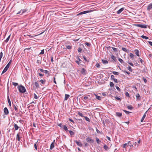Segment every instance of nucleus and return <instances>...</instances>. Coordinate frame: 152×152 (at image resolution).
I'll return each mask as SVG.
<instances>
[{
	"label": "nucleus",
	"instance_id": "9d476101",
	"mask_svg": "<svg viewBox=\"0 0 152 152\" xmlns=\"http://www.w3.org/2000/svg\"><path fill=\"white\" fill-rule=\"evenodd\" d=\"M136 99L137 100H140L141 99V97L140 96L139 94L137 93L136 95Z\"/></svg>",
	"mask_w": 152,
	"mask_h": 152
},
{
	"label": "nucleus",
	"instance_id": "a18cd8bd",
	"mask_svg": "<svg viewBox=\"0 0 152 152\" xmlns=\"http://www.w3.org/2000/svg\"><path fill=\"white\" fill-rule=\"evenodd\" d=\"M37 142H38V141L36 142L34 144V147L36 150H37Z\"/></svg>",
	"mask_w": 152,
	"mask_h": 152
},
{
	"label": "nucleus",
	"instance_id": "393cba45",
	"mask_svg": "<svg viewBox=\"0 0 152 152\" xmlns=\"http://www.w3.org/2000/svg\"><path fill=\"white\" fill-rule=\"evenodd\" d=\"M54 147V144H53V142H52L50 146V149H52Z\"/></svg>",
	"mask_w": 152,
	"mask_h": 152
},
{
	"label": "nucleus",
	"instance_id": "603ef678",
	"mask_svg": "<svg viewBox=\"0 0 152 152\" xmlns=\"http://www.w3.org/2000/svg\"><path fill=\"white\" fill-rule=\"evenodd\" d=\"M17 107V106H15V105L13 104V107L14 108L15 110V111H17L18 110V108Z\"/></svg>",
	"mask_w": 152,
	"mask_h": 152
},
{
	"label": "nucleus",
	"instance_id": "ddd939ff",
	"mask_svg": "<svg viewBox=\"0 0 152 152\" xmlns=\"http://www.w3.org/2000/svg\"><path fill=\"white\" fill-rule=\"evenodd\" d=\"M140 27L142 28H147V25L145 24L142 25L140 24Z\"/></svg>",
	"mask_w": 152,
	"mask_h": 152
},
{
	"label": "nucleus",
	"instance_id": "a211bd4d",
	"mask_svg": "<svg viewBox=\"0 0 152 152\" xmlns=\"http://www.w3.org/2000/svg\"><path fill=\"white\" fill-rule=\"evenodd\" d=\"M102 61L104 64H107L108 63V61L107 60L102 59Z\"/></svg>",
	"mask_w": 152,
	"mask_h": 152
},
{
	"label": "nucleus",
	"instance_id": "3c124183",
	"mask_svg": "<svg viewBox=\"0 0 152 152\" xmlns=\"http://www.w3.org/2000/svg\"><path fill=\"white\" fill-rule=\"evenodd\" d=\"M123 111L124 112L127 114H129V113H131V112H130L128 111H127L126 110H123Z\"/></svg>",
	"mask_w": 152,
	"mask_h": 152
},
{
	"label": "nucleus",
	"instance_id": "cd10ccee",
	"mask_svg": "<svg viewBox=\"0 0 152 152\" xmlns=\"http://www.w3.org/2000/svg\"><path fill=\"white\" fill-rule=\"evenodd\" d=\"M39 82H40L42 84H44L45 83V80H39Z\"/></svg>",
	"mask_w": 152,
	"mask_h": 152
},
{
	"label": "nucleus",
	"instance_id": "09e8293b",
	"mask_svg": "<svg viewBox=\"0 0 152 152\" xmlns=\"http://www.w3.org/2000/svg\"><path fill=\"white\" fill-rule=\"evenodd\" d=\"M125 95L127 97H129V95L128 93L127 92H125Z\"/></svg>",
	"mask_w": 152,
	"mask_h": 152
},
{
	"label": "nucleus",
	"instance_id": "6e6d98bb",
	"mask_svg": "<svg viewBox=\"0 0 152 152\" xmlns=\"http://www.w3.org/2000/svg\"><path fill=\"white\" fill-rule=\"evenodd\" d=\"M128 69L129 71H130L131 72H132V70L131 67L130 66H129V67H128Z\"/></svg>",
	"mask_w": 152,
	"mask_h": 152
},
{
	"label": "nucleus",
	"instance_id": "0e129e2a",
	"mask_svg": "<svg viewBox=\"0 0 152 152\" xmlns=\"http://www.w3.org/2000/svg\"><path fill=\"white\" fill-rule=\"evenodd\" d=\"M113 80L116 83H118V80L116 79H114V80Z\"/></svg>",
	"mask_w": 152,
	"mask_h": 152
},
{
	"label": "nucleus",
	"instance_id": "4be33fe9",
	"mask_svg": "<svg viewBox=\"0 0 152 152\" xmlns=\"http://www.w3.org/2000/svg\"><path fill=\"white\" fill-rule=\"evenodd\" d=\"M14 128L15 130H17L19 128V127L16 124H14Z\"/></svg>",
	"mask_w": 152,
	"mask_h": 152
},
{
	"label": "nucleus",
	"instance_id": "338daca9",
	"mask_svg": "<svg viewBox=\"0 0 152 152\" xmlns=\"http://www.w3.org/2000/svg\"><path fill=\"white\" fill-rule=\"evenodd\" d=\"M115 98L116 99L118 100V101H120L121 100V99L118 97L117 96H116L115 97Z\"/></svg>",
	"mask_w": 152,
	"mask_h": 152
},
{
	"label": "nucleus",
	"instance_id": "e433bc0d",
	"mask_svg": "<svg viewBox=\"0 0 152 152\" xmlns=\"http://www.w3.org/2000/svg\"><path fill=\"white\" fill-rule=\"evenodd\" d=\"M44 72L45 74H48V75L47 77H48L49 76V73L48 72V71L47 70H44Z\"/></svg>",
	"mask_w": 152,
	"mask_h": 152
},
{
	"label": "nucleus",
	"instance_id": "72a5a7b5",
	"mask_svg": "<svg viewBox=\"0 0 152 152\" xmlns=\"http://www.w3.org/2000/svg\"><path fill=\"white\" fill-rule=\"evenodd\" d=\"M96 142L98 144H99L101 142V141L99 140V139L98 138H96Z\"/></svg>",
	"mask_w": 152,
	"mask_h": 152
},
{
	"label": "nucleus",
	"instance_id": "1a4fd4ad",
	"mask_svg": "<svg viewBox=\"0 0 152 152\" xmlns=\"http://www.w3.org/2000/svg\"><path fill=\"white\" fill-rule=\"evenodd\" d=\"M75 142L78 146H81L82 143L80 141H78L76 140L75 141Z\"/></svg>",
	"mask_w": 152,
	"mask_h": 152
},
{
	"label": "nucleus",
	"instance_id": "f8f14e48",
	"mask_svg": "<svg viewBox=\"0 0 152 152\" xmlns=\"http://www.w3.org/2000/svg\"><path fill=\"white\" fill-rule=\"evenodd\" d=\"M86 70L84 68H83L81 71V73L83 75L86 74Z\"/></svg>",
	"mask_w": 152,
	"mask_h": 152
},
{
	"label": "nucleus",
	"instance_id": "49530a36",
	"mask_svg": "<svg viewBox=\"0 0 152 152\" xmlns=\"http://www.w3.org/2000/svg\"><path fill=\"white\" fill-rule=\"evenodd\" d=\"M10 37V35L4 41L6 42H7L9 40Z\"/></svg>",
	"mask_w": 152,
	"mask_h": 152
},
{
	"label": "nucleus",
	"instance_id": "a878e982",
	"mask_svg": "<svg viewBox=\"0 0 152 152\" xmlns=\"http://www.w3.org/2000/svg\"><path fill=\"white\" fill-rule=\"evenodd\" d=\"M110 85L111 87L113 88L114 86V85L113 82H110Z\"/></svg>",
	"mask_w": 152,
	"mask_h": 152
},
{
	"label": "nucleus",
	"instance_id": "e2e57ef3",
	"mask_svg": "<svg viewBox=\"0 0 152 152\" xmlns=\"http://www.w3.org/2000/svg\"><path fill=\"white\" fill-rule=\"evenodd\" d=\"M47 60V58H46L45 57L43 58V61H44L45 62H46V60Z\"/></svg>",
	"mask_w": 152,
	"mask_h": 152
},
{
	"label": "nucleus",
	"instance_id": "69168bd1",
	"mask_svg": "<svg viewBox=\"0 0 152 152\" xmlns=\"http://www.w3.org/2000/svg\"><path fill=\"white\" fill-rule=\"evenodd\" d=\"M37 74L38 75L40 76L41 77H42L43 76V75L39 73H37Z\"/></svg>",
	"mask_w": 152,
	"mask_h": 152
},
{
	"label": "nucleus",
	"instance_id": "f257e3e1",
	"mask_svg": "<svg viewBox=\"0 0 152 152\" xmlns=\"http://www.w3.org/2000/svg\"><path fill=\"white\" fill-rule=\"evenodd\" d=\"M18 88L20 93H24L26 91V89L25 87L22 85L19 86L18 87Z\"/></svg>",
	"mask_w": 152,
	"mask_h": 152
},
{
	"label": "nucleus",
	"instance_id": "bf43d9fd",
	"mask_svg": "<svg viewBox=\"0 0 152 152\" xmlns=\"http://www.w3.org/2000/svg\"><path fill=\"white\" fill-rule=\"evenodd\" d=\"M34 98L35 99H37L38 98V97L36 95V94L35 93L34 94Z\"/></svg>",
	"mask_w": 152,
	"mask_h": 152
},
{
	"label": "nucleus",
	"instance_id": "58836bf2",
	"mask_svg": "<svg viewBox=\"0 0 152 152\" xmlns=\"http://www.w3.org/2000/svg\"><path fill=\"white\" fill-rule=\"evenodd\" d=\"M112 48L114 52H117L118 50V49L116 48L113 47H112Z\"/></svg>",
	"mask_w": 152,
	"mask_h": 152
},
{
	"label": "nucleus",
	"instance_id": "2eb2a0df",
	"mask_svg": "<svg viewBox=\"0 0 152 152\" xmlns=\"http://www.w3.org/2000/svg\"><path fill=\"white\" fill-rule=\"evenodd\" d=\"M69 96H70L69 95V94H66L65 95L64 100H67L68 99L69 97Z\"/></svg>",
	"mask_w": 152,
	"mask_h": 152
},
{
	"label": "nucleus",
	"instance_id": "4468645a",
	"mask_svg": "<svg viewBox=\"0 0 152 152\" xmlns=\"http://www.w3.org/2000/svg\"><path fill=\"white\" fill-rule=\"evenodd\" d=\"M116 115L117 116L120 117L122 115V113L119 112H116Z\"/></svg>",
	"mask_w": 152,
	"mask_h": 152
},
{
	"label": "nucleus",
	"instance_id": "9b49d317",
	"mask_svg": "<svg viewBox=\"0 0 152 152\" xmlns=\"http://www.w3.org/2000/svg\"><path fill=\"white\" fill-rule=\"evenodd\" d=\"M7 100H8V102L9 103V105L10 107H11V101L10 99L9 96L8 95L7 96Z\"/></svg>",
	"mask_w": 152,
	"mask_h": 152
},
{
	"label": "nucleus",
	"instance_id": "864d4df0",
	"mask_svg": "<svg viewBox=\"0 0 152 152\" xmlns=\"http://www.w3.org/2000/svg\"><path fill=\"white\" fill-rule=\"evenodd\" d=\"M77 50H78V52L81 53L82 50V49L81 48H79Z\"/></svg>",
	"mask_w": 152,
	"mask_h": 152
},
{
	"label": "nucleus",
	"instance_id": "f704fd0d",
	"mask_svg": "<svg viewBox=\"0 0 152 152\" xmlns=\"http://www.w3.org/2000/svg\"><path fill=\"white\" fill-rule=\"evenodd\" d=\"M141 37L143 39H149L148 37L144 35H142Z\"/></svg>",
	"mask_w": 152,
	"mask_h": 152
},
{
	"label": "nucleus",
	"instance_id": "79ce46f5",
	"mask_svg": "<svg viewBox=\"0 0 152 152\" xmlns=\"http://www.w3.org/2000/svg\"><path fill=\"white\" fill-rule=\"evenodd\" d=\"M66 48L68 49H70L72 48V46L70 45H66Z\"/></svg>",
	"mask_w": 152,
	"mask_h": 152
},
{
	"label": "nucleus",
	"instance_id": "423d86ee",
	"mask_svg": "<svg viewBox=\"0 0 152 152\" xmlns=\"http://www.w3.org/2000/svg\"><path fill=\"white\" fill-rule=\"evenodd\" d=\"M20 133L17 134L16 136V140L20 142Z\"/></svg>",
	"mask_w": 152,
	"mask_h": 152
},
{
	"label": "nucleus",
	"instance_id": "c03bdc74",
	"mask_svg": "<svg viewBox=\"0 0 152 152\" xmlns=\"http://www.w3.org/2000/svg\"><path fill=\"white\" fill-rule=\"evenodd\" d=\"M85 44L88 47H90L91 45V44L90 43L88 42H86L85 43Z\"/></svg>",
	"mask_w": 152,
	"mask_h": 152
},
{
	"label": "nucleus",
	"instance_id": "37998d69",
	"mask_svg": "<svg viewBox=\"0 0 152 152\" xmlns=\"http://www.w3.org/2000/svg\"><path fill=\"white\" fill-rule=\"evenodd\" d=\"M78 114L80 116H81V117H84V116L83 115V114L80 113V112H78Z\"/></svg>",
	"mask_w": 152,
	"mask_h": 152
},
{
	"label": "nucleus",
	"instance_id": "20e7f679",
	"mask_svg": "<svg viewBox=\"0 0 152 152\" xmlns=\"http://www.w3.org/2000/svg\"><path fill=\"white\" fill-rule=\"evenodd\" d=\"M152 9V3L150 4L148 6L147 8V10L149 11L151 9Z\"/></svg>",
	"mask_w": 152,
	"mask_h": 152
},
{
	"label": "nucleus",
	"instance_id": "8fccbe9b",
	"mask_svg": "<svg viewBox=\"0 0 152 152\" xmlns=\"http://www.w3.org/2000/svg\"><path fill=\"white\" fill-rule=\"evenodd\" d=\"M44 49L42 50H41V52L39 53V55H40V54H44Z\"/></svg>",
	"mask_w": 152,
	"mask_h": 152
},
{
	"label": "nucleus",
	"instance_id": "c756f323",
	"mask_svg": "<svg viewBox=\"0 0 152 152\" xmlns=\"http://www.w3.org/2000/svg\"><path fill=\"white\" fill-rule=\"evenodd\" d=\"M21 10L22 12V14L25 13L27 11V10L26 9H23L22 10Z\"/></svg>",
	"mask_w": 152,
	"mask_h": 152
},
{
	"label": "nucleus",
	"instance_id": "5fc2aeb1",
	"mask_svg": "<svg viewBox=\"0 0 152 152\" xmlns=\"http://www.w3.org/2000/svg\"><path fill=\"white\" fill-rule=\"evenodd\" d=\"M12 84L15 86H16L18 84L17 83H15V82H12Z\"/></svg>",
	"mask_w": 152,
	"mask_h": 152
},
{
	"label": "nucleus",
	"instance_id": "de8ad7c7",
	"mask_svg": "<svg viewBox=\"0 0 152 152\" xmlns=\"http://www.w3.org/2000/svg\"><path fill=\"white\" fill-rule=\"evenodd\" d=\"M3 56V53L2 52H1L0 53V62L1 61V59Z\"/></svg>",
	"mask_w": 152,
	"mask_h": 152
},
{
	"label": "nucleus",
	"instance_id": "7c9ffc66",
	"mask_svg": "<svg viewBox=\"0 0 152 152\" xmlns=\"http://www.w3.org/2000/svg\"><path fill=\"white\" fill-rule=\"evenodd\" d=\"M84 117L85 118V120L86 121H88V122H90V119L88 118V117H87L86 116H84Z\"/></svg>",
	"mask_w": 152,
	"mask_h": 152
},
{
	"label": "nucleus",
	"instance_id": "7ed1b4c3",
	"mask_svg": "<svg viewBox=\"0 0 152 152\" xmlns=\"http://www.w3.org/2000/svg\"><path fill=\"white\" fill-rule=\"evenodd\" d=\"M86 140L87 142H89L90 143H93L94 142V140L91 139L89 137H88L86 139Z\"/></svg>",
	"mask_w": 152,
	"mask_h": 152
},
{
	"label": "nucleus",
	"instance_id": "0eeeda50",
	"mask_svg": "<svg viewBox=\"0 0 152 152\" xmlns=\"http://www.w3.org/2000/svg\"><path fill=\"white\" fill-rule=\"evenodd\" d=\"M124 10V7L122 8H121L120 9H119L117 11V12H116V13L117 14H119L122 11H123Z\"/></svg>",
	"mask_w": 152,
	"mask_h": 152
},
{
	"label": "nucleus",
	"instance_id": "473e14b6",
	"mask_svg": "<svg viewBox=\"0 0 152 152\" xmlns=\"http://www.w3.org/2000/svg\"><path fill=\"white\" fill-rule=\"evenodd\" d=\"M69 132L71 136L74 135L75 134V133L71 130L69 131Z\"/></svg>",
	"mask_w": 152,
	"mask_h": 152
},
{
	"label": "nucleus",
	"instance_id": "5701e85b",
	"mask_svg": "<svg viewBox=\"0 0 152 152\" xmlns=\"http://www.w3.org/2000/svg\"><path fill=\"white\" fill-rule=\"evenodd\" d=\"M95 96H96V99H97L99 100H101V96H98V95H97L96 94H95Z\"/></svg>",
	"mask_w": 152,
	"mask_h": 152
},
{
	"label": "nucleus",
	"instance_id": "ea45409f",
	"mask_svg": "<svg viewBox=\"0 0 152 152\" xmlns=\"http://www.w3.org/2000/svg\"><path fill=\"white\" fill-rule=\"evenodd\" d=\"M118 61L120 62V63L121 64L124 63V62L123 60L121 59V58H119L118 59Z\"/></svg>",
	"mask_w": 152,
	"mask_h": 152
},
{
	"label": "nucleus",
	"instance_id": "b1692460",
	"mask_svg": "<svg viewBox=\"0 0 152 152\" xmlns=\"http://www.w3.org/2000/svg\"><path fill=\"white\" fill-rule=\"evenodd\" d=\"M145 117H146V115H145V114H144L143 115L142 117V118L141 120V122H142L144 120Z\"/></svg>",
	"mask_w": 152,
	"mask_h": 152
},
{
	"label": "nucleus",
	"instance_id": "4c0bfd02",
	"mask_svg": "<svg viewBox=\"0 0 152 152\" xmlns=\"http://www.w3.org/2000/svg\"><path fill=\"white\" fill-rule=\"evenodd\" d=\"M131 143L130 141H129L128 142V145H129L130 147H133V145L131 144Z\"/></svg>",
	"mask_w": 152,
	"mask_h": 152
},
{
	"label": "nucleus",
	"instance_id": "c9c22d12",
	"mask_svg": "<svg viewBox=\"0 0 152 152\" xmlns=\"http://www.w3.org/2000/svg\"><path fill=\"white\" fill-rule=\"evenodd\" d=\"M115 75H119V73L115 71H113L112 72Z\"/></svg>",
	"mask_w": 152,
	"mask_h": 152
},
{
	"label": "nucleus",
	"instance_id": "774afa93",
	"mask_svg": "<svg viewBox=\"0 0 152 152\" xmlns=\"http://www.w3.org/2000/svg\"><path fill=\"white\" fill-rule=\"evenodd\" d=\"M143 81H144L145 83H146L147 82V80L145 78H144V77H143Z\"/></svg>",
	"mask_w": 152,
	"mask_h": 152
},
{
	"label": "nucleus",
	"instance_id": "2f4dec72",
	"mask_svg": "<svg viewBox=\"0 0 152 152\" xmlns=\"http://www.w3.org/2000/svg\"><path fill=\"white\" fill-rule=\"evenodd\" d=\"M34 85H35V86L37 88H38L39 87V84L38 83L36 82V81H35L34 83Z\"/></svg>",
	"mask_w": 152,
	"mask_h": 152
},
{
	"label": "nucleus",
	"instance_id": "680f3d73",
	"mask_svg": "<svg viewBox=\"0 0 152 152\" xmlns=\"http://www.w3.org/2000/svg\"><path fill=\"white\" fill-rule=\"evenodd\" d=\"M111 79L112 80H114V79H115L114 75H111Z\"/></svg>",
	"mask_w": 152,
	"mask_h": 152
},
{
	"label": "nucleus",
	"instance_id": "a19ab883",
	"mask_svg": "<svg viewBox=\"0 0 152 152\" xmlns=\"http://www.w3.org/2000/svg\"><path fill=\"white\" fill-rule=\"evenodd\" d=\"M133 145L134 146L137 147L139 145L138 144L137 142H135L134 143H133Z\"/></svg>",
	"mask_w": 152,
	"mask_h": 152
},
{
	"label": "nucleus",
	"instance_id": "c85d7f7f",
	"mask_svg": "<svg viewBox=\"0 0 152 152\" xmlns=\"http://www.w3.org/2000/svg\"><path fill=\"white\" fill-rule=\"evenodd\" d=\"M104 148L106 151L107 150L109 149L108 147L106 145H104Z\"/></svg>",
	"mask_w": 152,
	"mask_h": 152
},
{
	"label": "nucleus",
	"instance_id": "4d7b16f0",
	"mask_svg": "<svg viewBox=\"0 0 152 152\" xmlns=\"http://www.w3.org/2000/svg\"><path fill=\"white\" fill-rule=\"evenodd\" d=\"M41 61H40L39 60H37V63L38 64H41Z\"/></svg>",
	"mask_w": 152,
	"mask_h": 152
},
{
	"label": "nucleus",
	"instance_id": "13d9d810",
	"mask_svg": "<svg viewBox=\"0 0 152 152\" xmlns=\"http://www.w3.org/2000/svg\"><path fill=\"white\" fill-rule=\"evenodd\" d=\"M115 87L118 91H120L121 89L118 86H115Z\"/></svg>",
	"mask_w": 152,
	"mask_h": 152
},
{
	"label": "nucleus",
	"instance_id": "052dcab7",
	"mask_svg": "<svg viewBox=\"0 0 152 152\" xmlns=\"http://www.w3.org/2000/svg\"><path fill=\"white\" fill-rule=\"evenodd\" d=\"M96 66L97 67L99 68L100 66V65L99 64L97 63L96 64Z\"/></svg>",
	"mask_w": 152,
	"mask_h": 152
},
{
	"label": "nucleus",
	"instance_id": "39448f33",
	"mask_svg": "<svg viewBox=\"0 0 152 152\" xmlns=\"http://www.w3.org/2000/svg\"><path fill=\"white\" fill-rule=\"evenodd\" d=\"M4 113L6 115H7L9 114V111L6 107H5L4 108Z\"/></svg>",
	"mask_w": 152,
	"mask_h": 152
},
{
	"label": "nucleus",
	"instance_id": "dca6fc26",
	"mask_svg": "<svg viewBox=\"0 0 152 152\" xmlns=\"http://www.w3.org/2000/svg\"><path fill=\"white\" fill-rule=\"evenodd\" d=\"M122 49L123 51H124L128 53V52H129V50L126 49V48H125L124 47H122Z\"/></svg>",
	"mask_w": 152,
	"mask_h": 152
},
{
	"label": "nucleus",
	"instance_id": "6ab92c4d",
	"mask_svg": "<svg viewBox=\"0 0 152 152\" xmlns=\"http://www.w3.org/2000/svg\"><path fill=\"white\" fill-rule=\"evenodd\" d=\"M92 11V10H88V11H85L83 12H82L83 14H86L90 12H91Z\"/></svg>",
	"mask_w": 152,
	"mask_h": 152
},
{
	"label": "nucleus",
	"instance_id": "f3484780",
	"mask_svg": "<svg viewBox=\"0 0 152 152\" xmlns=\"http://www.w3.org/2000/svg\"><path fill=\"white\" fill-rule=\"evenodd\" d=\"M129 56L130 58L132 59H133L134 58V55L132 53H130L129 54Z\"/></svg>",
	"mask_w": 152,
	"mask_h": 152
},
{
	"label": "nucleus",
	"instance_id": "aec40b11",
	"mask_svg": "<svg viewBox=\"0 0 152 152\" xmlns=\"http://www.w3.org/2000/svg\"><path fill=\"white\" fill-rule=\"evenodd\" d=\"M111 57L112 59L114 60L115 62L117 60V59L113 55H111Z\"/></svg>",
	"mask_w": 152,
	"mask_h": 152
},
{
	"label": "nucleus",
	"instance_id": "f03ea898",
	"mask_svg": "<svg viewBox=\"0 0 152 152\" xmlns=\"http://www.w3.org/2000/svg\"><path fill=\"white\" fill-rule=\"evenodd\" d=\"M11 62H12V59H11L10 61L9 62V63L7 64V65H6V67H5V68H4V69L3 70V71L2 72L1 75L3 74H4L5 72L7 71L10 65V64Z\"/></svg>",
	"mask_w": 152,
	"mask_h": 152
},
{
	"label": "nucleus",
	"instance_id": "412c9836",
	"mask_svg": "<svg viewBox=\"0 0 152 152\" xmlns=\"http://www.w3.org/2000/svg\"><path fill=\"white\" fill-rule=\"evenodd\" d=\"M63 129L66 132L68 131V129L67 127L66 126V125H63Z\"/></svg>",
	"mask_w": 152,
	"mask_h": 152
},
{
	"label": "nucleus",
	"instance_id": "6e6552de",
	"mask_svg": "<svg viewBox=\"0 0 152 152\" xmlns=\"http://www.w3.org/2000/svg\"><path fill=\"white\" fill-rule=\"evenodd\" d=\"M134 51L137 56H140V55L139 54V51L137 49H136Z\"/></svg>",
	"mask_w": 152,
	"mask_h": 152
},
{
	"label": "nucleus",
	"instance_id": "bb28decb",
	"mask_svg": "<svg viewBox=\"0 0 152 152\" xmlns=\"http://www.w3.org/2000/svg\"><path fill=\"white\" fill-rule=\"evenodd\" d=\"M127 108L129 109L130 110H132L133 109V107H132L131 106H130L129 105H127Z\"/></svg>",
	"mask_w": 152,
	"mask_h": 152
}]
</instances>
